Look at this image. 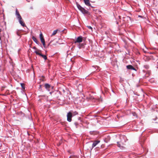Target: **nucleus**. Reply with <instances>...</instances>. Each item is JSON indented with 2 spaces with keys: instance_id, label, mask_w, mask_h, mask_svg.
<instances>
[{
  "instance_id": "1",
  "label": "nucleus",
  "mask_w": 158,
  "mask_h": 158,
  "mask_svg": "<svg viewBox=\"0 0 158 158\" xmlns=\"http://www.w3.org/2000/svg\"><path fill=\"white\" fill-rule=\"evenodd\" d=\"M20 85L22 87V91L21 92L22 93V94H23V96H24L25 98H27V96L26 95V94L25 93H24L25 91V84L24 83H20Z\"/></svg>"
},
{
  "instance_id": "2",
  "label": "nucleus",
  "mask_w": 158,
  "mask_h": 158,
  "mask_svg": "<svg viewBox=\"0 0 158 158\" xmlns=\"http://www.w3.org/2000/svg\"><path fill=\"white\" fill-rule=\"evenodd\" d=\"M72 113L70 112H68L67 114V119L69 122H70L72 120Z\"/></svg>"
},
{
  "instance_id": "3",
  "label": "nucleus",
  "mask_w": 158,
  "mask_h": 158,
  "mask_svg": "<svg viewBox=\"0 0 158 158\" xmlns=\"http://www.w3.org/2000/svg\"><path fill=\"white\" fill-rule=\"evenodd\" d=\"M35 52L36 54L42 57L45 60H46L47 59V58L46 56L43 55L41 53H39L37 51H35Z\"/></svg>"
},
{
  "instance_id": "4",
  "label": "nucleus",
  "mask_w": 158,
  "mask_h": 158,
  "mask_svg": "<svg viewBox=\"0 0 158 158\" xmlns=\"http://www.w3.org/2000/svg\"><path fill=\"white\" fill-rule=\"evenodd\" d=\"M15 15L17 16L19 22L20 23V13L17 8L16 9Z\"/></svg>"
},
{
  "instance_id": "5",
  "label": "nucleus",
  "mask_w": 158,
  "mask_h": 158,
  "mask_svg": "<svg viewBox=\"0 0 158 158\" xmlns=\"http://www.w3.org/2000/svg\"><path fill=\"white\" fill-rule=\"evenodd\" d=\"M45 88L48 91H50L51 89H52L53 86H51L48 84H45L44 85Z\"/></svg>"
},
{
  "instance_id": "6",
  "label": "nucleus",
  "mask_w": 158,
  "mask_h": 158,
  "mask_svg": "<svg viewBox=\"0 0 158 158\" xmlns=\"http://www.w3.org/2000/svg\"><path fill=\"white\" fill-rule=\"evenodd\" d=\"M82 41V38L81 36H80L77 39L75 43H81Z\"/></svg>"
},
{
  "instance_id": "7",
  "label": "nucleus",
  "mask_w": 158,
  "mask_h": 158,
  "mask_svg": "<svg viewBox=\"0 0 158 158\" xmlns=\"http://www.w3.org/2000/svg\"><path fill=\"white\" fill-rule=\"evenodd\" d=\"M100 142V140H95L94 141L92 145V149L95 147Z\"/></svg>"
},
{
  "instance_id": "8",
  "label": "nucleus",
  "mask_w": 158,
  "mask_h": 158,
  "mask_svg": "<svg viewBox=\"0 0 158 158\" xmlns=\"http://www.w3.org/2000/svg\"><path fill=\"white\" fill-rule=\"evenodd\" d=\"M20 25L22 26L23 27H26L27 29H28L26 25H25V23L23 20V19L20 16Z\"/></svg>"
},
{
  "instance_id": "9",
  "label": "nucleus",
  "mask_w": 158,
  "mask_h": 158,
  "mask_svg": "<svg viewBox=\"0 0 158 158\" xmlns=\"http://www.w3.org/2000/svg\"><path fill=\"white\" fill-rule=\"evenodd\" d=\"M127 68L128 69L133 70L136 71V69L132 65H129L126 66Z\"/></svg>"
},
{
  "instance_id": "10",
  "label": "nucleus",
  "mask_w": 158,
  "mask_h": 158,
  "mask_svg": "<svg viewBox=\"0 0 158 158\" xmlns=\"http://www.w3.org/2000/svg\"><path fill=\"white\" fill-rule=\"evenodd\" d=\"M80 10L83 14H87L88 13V11L83 7H82Z\"/></svg>"
},
{
  "instance_id": "11",
  "label": "nucleus",
  "mask_w": 158,
  "mask_h": 158,
  "mask_svg": "<svg viewBox=\"0 0 158 158\" xmlns=\"http://www.w3.org/2000/svg\"><path fill=\"white\" fill-rule=\"evenodd\" d=\"M117 143L118 147H119L121 149H123L124 148V147L123 146V144L121 142H117Z\"/></svg>"
},
{
  "instance_id": "12",
  "label": "nucleus",
  "mask_w": 158,
  "mask_h": 158,
  "mask_svg": "<svg viewBox=\"0 0 158 158\" xmlns=\"http://www.w3.org/2000/svg\"><path fill=\"white\" fill-rule=\"evenodd\" d=\"M85 4L88 6H90L91 4L90 3L89 0H84Z\"/></svg>"
},
{
  "instance_id": "13",
  "label": "nucleus",
  "mask_w": 158,
  "mask_h": 158,
  "mask_svg": "<svg viewBox=\"0 0 158 158\" xmlns=\"http://www.w3.org/2000/svg\"><path fill=\"white\" fill-rule=\"evenodd\" d=\"M40 40L41 41L42 43L45 41L44 39V37L43 35H42V33H41L40 34Z\"/></svg>"
},
{
  "instance_id": "14",
  "label": "nucleus",
  "mask_w": 158,
  "mask_h": 158,
  "mask_svg": "<svg viewBox=\"0 0 158 158\" xmlns=\"http://www.w3.org/2000/svg\"><path fill=\"white\" fill-rule=\"evenodd\" d=\"M32 39L35 43H36L37 44H39V43L37 41L36 38H35L34 36H33L32 37Z\"/></svg>"
},
{
  "instance_id": "15",
  "label": "nucleus",
  "mask_w": 158,
  "mask_h": 158,
  "mask_svg": "<svg viewBox=\"0 0 158 158\" xmlns=\"http://www.w3.org/2000/svg\"><path fill=\"white\" fill-rule=\"evenodd\" d=\"M76 4L77 6V7L79 10L81 9V8L82 7L79 4H78L77 2H76Z\"/></svg>"
},
{
  "instance_id": "16",
  "label": "nucleus",
  "mask_w": 158,
  "mask_h": 158,
  "mask_svg": "<svg viewBox=\"0 0 158 158\" xmlns=\"http://www.w3.org/2000/svg\"><path fill=\"white\" fill-rule=\"evenodd\" d=\"M89 133L91 135H95L97 133V132L95 131H90Z\"/></svg>"
},
{
  "instance_id": "17",
  "label": "nucleus",
  "mask_w": 158,
  "mask_h": 158,
  "mask_svg": "<svg viewBox=\"0 0 158 158\" xmlns=\"http://www.w3.org/2000/svg\"><path fill=\"white\" fill-rule=\"evenodd\" d=\"M57 30H56L54 31L52 33V35H51V36H52L53 35H54L56 34L57 33Z\"/></svg>"
},
{
  "instance_id": "18",
  "label": "nucleus",
  "mask_w": 158,
  "mask_h": 158,
  "mask_svg": "<svg viewBox=\"0 0 158 158\" xmlns=\"http://www.w3.org/2000/svg\"><path fill=\"white\" fill-rule=\"evenodd\" d=\"M151 74V72L149 71H148L146 73V75L147 76H147V77H148V76H149Z\"/></svg>"
},
{
  "instance_id": "19",
  "label": "nucleus",
  "mask_w": 158,
  "mask_h": 158,
  "mask_svg": "<svg viewBox=\"0 0 158 158\" xmlns=\"http://www.w3.org/2000/svg\"><path fill=\"white\" fill-rule=\"evenodd\" d=\"M110 139V136H108L105 139V142H107V140H109Z\"/></svg>"
},
{
  "instance_id": "20",
  "label": "nucleus",
  "mask_w": 158,
  "mask_h": 158,
  "mask_svg": "<svg viewBox=\"0 0 158 158\" xmlns=\"http://www.w3.org/2000/svg\"><path fill=\"white\" fill-rule=\"evenodd\" d=\"M16 34L17 35L19 36H20V30H17V31H16Z\"/></svg>"
},
{
  "instance_id": "21",
  "label": "nucleus",
  "mask_w": 158,
  "mask_h": 158,
  "mask_svg": "<svg viewBox=\"0 0 158 158\" xmlns=\"http://www.w3.org/2000/svg\"><path fill=\"white\" fill-rule=\"evenodd\" d=\"M144 67L146 69H148L149 68V66L148 65H145L144 66Z\"/></svg>"
},
{
  "instance_id": "22",
  "label": "nucleus",
  "mask_w": 158,
  "mask_h": 158,
  "mask_svg": "<svg viewBox=\"0 0 158 158\" xmlns=\"http://www.w3.org/2000/svg\"><path fill=\"white\" fill-rule=\"evenodd\" d=\"M42 43L44 48H46V44H45V41L43 42Z\"/></svg>"
},
{
  "instance_id": "23",
  "label": "nucleus",
  "mask_w": 158,
  "mask_h": 158,
  "mask_svg": "<svg viewBox=\"0 0 158 158\" xmlns=\"http://www.w3.org/2000/svg\"><path fill=\"white\" fill-rule=\"evenodd\" d=\"M42 43L44 48H46V44H45V41L43 42Z\"/></svg>"
},
{
  "instance_id": "24",
  "label": "nucleus",
  "mask_w": 158,
  "mask_h": 158,
  "mask_svg": "<svg viewBox=\"0 0 158 158\" xmlns=\"http://www.w3.org/2000/svg\"><path fill=\"white\" fill-rule=\"evenodd\" d=\"M74 124L76 126V127L77 128V126L78 125V123L77 122H75V123H74Z\"/></svg>"
},
{
  "instance_id": "25",
  "label": "nucleus",
  "mask_w": 158,
  "mask_h": 158,
  "mask_svg": "<svg viewBox=\"0 0 158 158\" xmlns=\"http://www.w3.org/2000/svg\"><path fill=\"white\" fill-rule=\"evenodd\" d=\"M127 20H131V18L129 16L127 17Z\"/></svg>"
},
{
  "instance_id": "26",
  "label": "nucleus",
  "mask_w": 158,
  "mask_h": 158,
  "mask_svg": "<svg viewBox=\"0 0 158 158\" xmlns=\"http://www.w3.org/2000/svg\"><path fill=\"white\" fill-rule=\"evenodd\" d=\"M87 27L89 29H92V28L90 26H88Z\"/></svg>"
},
{
  "instance_id": "27",
  "label": "nucleus",
  "mask_w": 158,
  "mask_h": 158,
  "mask_svg": "<svg viewBox=\"0 0 158 158\" xmlns=\"http://www.w3.org/2000/svg\"><path fill=\"white\" fill-rule=\"evenodd\" d=\"M74 113L75 114H78V113L76 111H75L74 112Z\"/></svg>"
},
{
  "instance_id": "28",
  "label": "nucleus",
  "mask_w": 158,
  "mask_h": 158,
  "mask_svg": "<svg viewBox=\"0 0 158 158\" xmlns=\"http://www.w3.org/2000/svg\"><path fill=\"white\" fill-rule=\"evenodd\" d=\"M18 54L19 55V53H20V48L18 49Z\"/></svg>"
},
{
  "instance_id": "29",
  "label": "nucleus",
  "mask_w": 158,
  "mask_h": 158,
  "mask_svg": "<svg viewBox=\"0 0 158 158\" xmlns=\"http://www.w3.org/2000/svg\"><path fill=\"white\" fill-rule=\"evenodd\" d=\"M33 48L34 49H37L35 47V46L33 47Z\"/></svg>"
},
{
  "instance_id": "30",
  "label": "nucleus",
  "mask_w": 158,
  "mask_h": 158,
  "mask_svg": "<svg viewBox=\"0 0 158 158\" xmlns=\"http://www.w3.org/2000/svg\"><path fill=\"white\" fill-rule=\"evenodd\" d=\"M30 9H33V7L32 6H31L30 7Z\"/></svg>"
},
{
  "instance_id": "31",
  "label": "nucleus",
  "mask_w": 158,
  "mask_h": 158,
  "mask_svg": "<svg viewBox=\"0 0 158 158\" xmlns=\"http://www.w3.org/2000/svg\"><path fill=\"white\" fill-rule=\"evenodd\" d=\"M2 31V29L0 28V34H1V32Z\"/></svg>"
},
{
  "instance_id": "32",
  "label": "nucleus",
  "mask_w": 158,
  "mask_h": 158,
  "mask_svg": "<svg viewBox=\"0 0 158 158\" xmlns=\"http://www.w3.org/2000/svg\"><path fill=\"white\" fill-rule=\"evenodd\" d=\"M20 115H22V112L20 111Z\"/></svg>"
},
{
  "instance_id": "33",
  "label": "nucleus",
  "mask_w": 158,
  "mask_h": 158,
  "mask_svg": "<svg viewBox=\"0 0 158 158\" xmlns=\"http://www.w3.org/2000/svg\"><path fill=\"white\" fill-rule=\"evenodd\" d=\"M1 40V36H0V40Z\"/></svg>"
},
{
  "instance_id": "34",
  "label": "nucleus",
  "mask_w": 158,
  "mask_h": 158,
  "mask_svg": "<svg viewBox=\"0 0 158 158\" xmlns=\"http://www.w3.org/2000/svg\"><path fill=\"white\" fill-rule=\"evenodd\" d=\"M139 17H141V16H140V15H139Z\"/></svg>"
}]
</instances>
